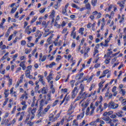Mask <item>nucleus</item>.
Listing matches in <instances>:
<instances>
[{"instance_id":"obj_5","label":"nucleus","mask_w":126,"mask_h":126,"mask_svg":"<svg viewBox=\"0 0 126 126\" xmlns=\"http://www.w3.org/2000/svg\"><path fill=\"white\" fill-rule=\"evenodd\" d=\"M119 107V104L115 103L112 101L108 103V108L112 109V110H116V109Z\"/></svg>"},{"instance_id":"obj_32","label":"nucleus","mask_w":126,"mask_h":126,"mask_svg":"<svg viewBox=\"0 0 126 126\" xmlns=\"http://www.w3.org/2000/svg\"><path fill=\"white\" fill-rule=\"evenodd\" d=\"M16 123V119L14 118L13 120L10 121V123H8V126H11V125H14Z\"/></svg>"},{"instance_id":"obj_44","label":"nucleus","mask_w":126,"mask_h":126,"mask_svg":"<svg viewBox=\"0 0 126 126\" xmlns=\"http://www.w3.org/2000/svg\"><path fill=\"white\" fill-rule=\"evenodd\" d=\"M37 17H34V18L32 19V20L31 22V24H33V23H34V22H35L37 20Z\"/></svg>"},{"instance_id":"obj_51","label":"nucleus","mask_w":126,"mask_h":126,"mask_svg":"<svg viewBox=\"0 0 126 126\" xmlns=\"http://www.w3.org/2000/svg\"><path fill=\"white\" fill-rule=\"evenodd\" d=\"M90 51V47H87L85 48L84 52L85 53H88V52Z\"/></svg>"},{"instance_id":"obj_24","label":"nucleus","mask_w":126,"mask_h":126,"mask_svg":"<svg viewBox=\"0 0 126 126\" xmlns=\"http://www.w3.org/2000/svg\"><path fill=\"white\" fill-rule=\"evenodd\" d=\"M53 74L50 73L49 75L47 77L46 79L48 81V82H50L52 79H53Z\"/></svg>"},{"instance_id":"obj_14","label":"nucleus","mask_w":126,"mask_h":126,"mask_svg":"<svg viewBox=\"0 0 126 126\" xmlns=\"http://www.w3.org/2000/svg\"><path fill=\"white\" fill-rule=\"evenodd\" d=\"M25 63H26V61H24L21 62L20 63V66H21V67H22L23 70H25V69H26V66H25Z\"/></svg>"},{"instance_id":"obj_50","label":"nucleus","mask_w":126,"mask_h":126,"mask_svg":"<svg viewBox=\"0 0 126 126\" xmlns=\"http://www.w3.org/2000/svg\"><path fill=\"white\" fill-rule=\"evenodd\" d=\"M124 21H125V15H122L121 19L119 21V23H122V22H124Z\"/></svg>"},{"instance_id":"obj_46","label":"nucleus","mask_w":126,"mask_h":126,"mask_svg":"<svg viewBox=\"0 0 126 126\" xmlns=\"http://www.w3.org/2000/svg\"><path fill=\"white\" fill-rule=\"evenodd\" d=\"M4 24H2V23H0V29L2 30H4V29H5V27L3 26Z\"/></svg>"},{"instance_id":"obj_16","label":"nucleus","mask_w":126,"mask_h":126,"mask_svg":"<svg viewBox=\"0 0 126 126\" xmlns=\"http://www.w3.org/2000/svg\"><path fill=\"white\" fill-rule=\"evenodd\" d=\"M75 108V107L73 106V105H70V107L68 109L69 114H70V115H71V114L73 113V110H74Z\"/></svg>"},{"instance_id":"obj_27","label":"nucleus","mask_w":126,"mask_h":126,"mask_svg":"<svg viewBox=\"0 0 126 126\" xmlns=\"http://www.w3.org/2000/svg\"><path fill=\"white\" fill-rule=\"evenodd\" d=\"M55 65H57V64L55 62H52L51 64H50L49 65H46V67H50V68H52V67H53V66H55Z\"/></svg>"},{"instance_id":"obj_37","label":"nucleus","mask_w":126,"mask_h":126,"mask_svg":"<svg viewBox=\"0 0 126 126\" xmlns=\"http://www.w3.org/2000/svg\"><path fill=\"white\" fill-rule=\"evenodd\" d=\"M92 4L93 6H96V4H97V0H92Z\"/></svg>"},{"instance_id":"obj_6","label":"nucleus","mask_w":126,"mask_h":126,"mask_svg":"<svg viewBox=\"0 0 126 126\" xmlns=\"http://www.w3.org/2000/svg\"><path fill=\"white\" fill-rule=\"evenodd\" d=\"M71 5L72 7L78 9V10H79V11H83L85 10V7L80 8L79 6H77V5L75 4V3H72Z\"/></svg>"},{"instance_id":"obj_49","label":"nucleus","mask_w":126,"mask_h":126,"mask_svg":"<svg viewBox=\"0 0 126 126\" xmlns=\"http://www.w3.org/2000/svg\"><path fill=\"white\" fill-rule=\"evenodd\" d=\"M54 47L53 45H51L49 47V54H50V53H51V52H52V51L53 50V47Z\"/></svg>"},{"instance_id":"obj_23","label":"nucleus","mask_w":126,"mask_h":126,"mask_svg":"<svg viewBox=\"0 0 126 126\" xmlns=\"http://www.w3.org/2000/svg\"><path fill=\"white\" fill-rule=\"evenodd\" d=\"M84 117V111L83 110L82 112L77 116V119L81 120V119H82Z\"/></svg>"},{"instance_id":"obj_40","label":"nucleus","mask_w":126,"mask_h":126,"mask_svg":"<svg viewBox=\"0 0 126 126\" xmlns=\"http://www.w3.org/2000/svg\"><path fill=\"white\" fill-rule=\"evenodd\" d=\"M61 60H62V56H61L60 55H58V56H57L56 61V62H57V63H59V62H60Z\"/></svg>"},{"instance_id":"obj_31","label":"nucleus","mask_w":126,"mask_h":126,"mask_svg":"<svg viewBox=\"0 0 126 126\" xmlns=\"http://www.w3.org/2000/svg\"><path fill=\"white\" fill-rule=\"evenodd\" d=\"M8 22H16V20H15V19L11 18L10 17H8Z\"/></svg>"},{"instance_id":"obj_53","label":"nucleus","mask_w":126,"mask_h":126,"mask_svg":"<svg viewBox=\"0 0 126 126\" xmlns=\"http://www.w3.org/2000/svg\"><path fill=\"white\" fill-rule=\"evenodd\" d=\"M46 11V8H44L43 9L40 8L39 10L40 13H44Z\"/></svg>"},{"instance_id":"obj_39","label":"nucleus","mask_w":126,"mask_h":126,"mask_svg":"<svg viewBox=\"0 0 126 126\" xmlns=\"http://www.w3.org/2000/svg\"><path fill=\"white\" fill-rule=\"evenodd\" d=\"M94 76H95V75H94V74L91 75L90 77V78L89 79H88L87 82H90L91 81H92V80L93 79V77H94Z\"/></svg>"},{"instance_id":"obj_29","label":"nucleus","mask_w":126,"mask_h":126,"mask_svg":"<svg viewBox=\"0 0 126 126\" xmlns=\"http://www.w3.org/2000/svg\"><path fill=\"white\" fill-rule=\"evenodd\" d=\"M75 30H73L71 33V36H72L73 39H75V37H76V32L75 31Z\"/></svg>"},{"instance_id":"obj_35","label":"nucleus","mask_w":126,"mask_h":126,"mask_svg":"<svg viewBox=\"0 0 126 126\" xmlns=\"http://www.w3.org/2000/svg\"><path fill=\"white\" fill-rule=\"evenodd\" d=\"M51 109V105H48L44 110V113H47Z\"/></svg>"},{"instance_id":"obj_2","label":"nucleus","mask_w":126,"mask_h":126,"mask_svg":"<svg viewBox=\"0 0 126 126\" xmlns=\"http://www.w3.org/2000/svg\"><path fill=\"white\" fill-rule=\"evenodd\" d=\"M36 111H37V108H36V107L33 108L31 107L29 108L28 109V113H29V114L27 116L25 122L27 123L29 120H34Z\"/></svg>"},{"instance_id":"obj_58","label":"nucleus","mask_w":126,"mask_h":126,"mask_svg":"<svg viewBox=\"0 0 126 126\" xmlns=\"http://www.w3.org/2000/svg\"><path fill=\"white\" fill-rule=\"evenodd\" d=\"M41 2L43 3V5H46L48 3V0H41Z\"/></svg>"},{"instance_id":"obj_28","label":"nucleus","mask_w":126,"mask_h":126,"mask_svg":"<svg viewBox=\"0 0 126 126\" xmlns=\"http://www.w3.org/2000/svg\"><path fill=\"white\" fill-rule=\"evenodd\" d=\"M105 83V80H102L98 84V88L102 89L103 88V84Z\"/></svg>"},{"instance_id":"obj_36","label":"nucleus","mask_w":126,"mask_h":126,"mask_svg":"<svg viewBox=\"0 0 126 126\" xmlns=\"http://www.w3.org/2000/svg\"><path fill=\"white\" fill-rule=\"evenodd\" d=\"M84 28H81L79 29V33H80L81 34V35H83L84 32Z\"/></svg>"},{"instance_id":"obj_59","label":"nucleus","mask_w":126,"mask_h":126,"mask_svg":"<svg viewBox=\"0 0 126 126\" xmlns=\"http://www.w3.org/2000/svg\"><path fill=\"white\" fill-rule=\"evenodd\" d=\"M49 45H50V44H49V43L48 44V43H45L44 44V49H45V50L46 51H47V50H48V48L49 47Z\"/></svg>"},{"instance_id":"obj_9","label":"nucleus","mask_w":126,"mask_h":126,"mask_svg":"<svg viewBox=\"0 0 126 126\" xmlns=\"http://www.w3.org/2000/svg\"><path fill=\"white\" fill-rule=\"evenodd\" d=\"M25 114V112H22L21 113L19 112L17 114L16 117H18V116H20L18 120L19 122H21V121L23 120V117H24Z\"/></svg>"},{"instance_id":"obj_22","label":"nucleus","mask_w":126,"mask_h":126,"mask_svg":"<svg viewBox=\"0 0 126 126\" xmlns=\"http://www.w3.org/2000/svg\"><path fill=\"white\" fill-rule=\"evenodd\" d=\"M103 110L104 109L103 108H102V105L100 104L99 105L98 108H97L96 112V113H98V112H99V113H102V112H103Z\"/></svg>"},{"instance_id":"obj_43","label":"nucleus","mask_w":126,"mask_h":126,"mask_svg":"<svg viewBox=\"0 0 126 126\" xmlns=\"http://www.w3.org/2000/svg\"><path fill=\"white\" fill-rule=\"evenodd\" d=\"M27 46L29 48H31V47H34V46H35V44L30 42L28 44Z\"/></svg>"},{"instance_id":"obj_7","label":"nucleus","mask_w":126,"mask_h":126,"mask_svg":"<svg viewBox=\"0 0 126 126\" xmlns=\"http://www.w3.org/2000/svg\"><path fill=\"white\" fill-rule=\"evenodd\" d=\"M78 92V90H77V87H76L72 92V99H74V98H75V96L77 95Z\"/></svg>"},{"instance_id":"obj_15","label":"nucleus","mask_w":126,"mask_h":126,"mask_svg":"<svg viewBox=\"0 0 126 126\" xmlns=\"http://www.w3.org/2000/svg\"><path fill=\"white\" fill-rule=\"evenodd\" d=\"M102 120L106 122V124H110L111 123H112V119H110L109 117H103L102 118Z\"/></svg>"},{"instance_id":"obj_55","label":"nucleus","mask_w":126,"mask_h":126,"mask_svg":"<svg viewBox=\"0 0 126 126\" xmlns=\"http://www.w3.org/2000/svg\"><path fill=\"white\" fill-rule=\"evenodd\" d=\"M61 92L62 93H63L64 94V93H67V89H62L61 90Z\"/></svg>"},{"instance_id":"obj_48","label":"nucleus","mask_w":126,"mask_h":126,"mask_svg":"<svg viewBox=\"0 0 126 126\" xmlns=\"http://www.w3.org/2000/svg\"><path fill=\"white\" fill-rule=\"evenodd\" d=\"M120 92H121L122 95L125 96L126 95V90L124 89L120 90Z\"/></svg>"},{"instance_id":"obj_26","label":"nucleus","mask_w":126,"mask_h":126,"mask_svg":"<svg viewBox=\"0 0 126 126\" xmlns=\"http://www.w3.org/2000/svg\"><path fill=\"white\" fill-rule=\"evenodd\" d=\"M39 101V99L36 101V102L35 103V101H32V104L31 105V107L33 108V107H35L36 108L38 107V102Z\"/></svg>"},{"instance_id":"obj_4","label":"nucleus","mask_w":126,"mask_h":126,"mask_svg":"<svg viewBox=\"0 0 126 126\" xmlns=\"http://www.w3.org/2000/svg\"><path fill=\"white\" fill-rule=\"evenodd\" d=\"M94 110L95 107L94 106V104H93V103H91L90 107H88L87 109L86 115L88 116L90 114V116H92V115H93Z\"/></svg>"},{"instance_id":"obj_33","label":"nucleus","mask_w":126,"mask_h":126,"mask_svg":"<svg viewBox=\"0 0 126 126\" xmlns=\"http://www.w3.org/2000/svg\"><path fill=\"white\" fill-rule=\"evenodd\" d=\"M80 88L81 90V92H80V95H81V93L84 91V88H85V86L84 85L81 84L80 86Z\"/></svg>"},{"instance_id":"obj_21","label":"nucleus","mask_w":126,"mask_h":126,"mask_svg":"<svg viewBox=\"0 0 126 126\" xmlns=\"http://www.w3.org/2000/svg\"><path fill=\"white\" fill-rule=\"evenodd\" d=\"M55 36V34H52L47 39V42L49 43V45H51L52 44V39H53V37Z\"/></svg>"},{"instance_id":"obj_62","label":"nucleus","mask_w":126,"mask_h":126,"mask_svg":"<svg viewBox=\"0 0 126 126\" xmlns=\"http://www.w3.org/2000/svg\"><path fill=\"white\" fill-rule=\"evenodd\" d=\"M60 78H61V74L58 75L55 78L56 81H58Z\"/></svg>"},{"instance_id":"obj_18","label":"nucleus","mask_w":126,"mask_h":126,"mask_svg":"<svg viewBox=\"0 0 126 126\" xmlns=\"http://www.w3.org/2000/svg\"><path fill=\"white\" fill-rule=\"evenodd\" d=\"M70 100V95H68L67 94H66L65 96V97L63 98V100L62 101L61 104H63L64 101H66V102H67Z\"/></svg>"},{"instance_id":"obj_45","label":"nucleus","mask_w":126,"mask_h":126,"mask_svg":"<svg viewBox=\"0 0 126 126\" xmlns=\"http://www.w3.org/2000/svg\"><path fill=\"white\" fill-rule=\"evenodd\" d=\"M25 53L26 54V55L30 54V53H31V49H26L25 50Z\"/></svg>"},{"instance_id":"obj_12","label":"nucleus","mask_w":126,"mask_h":126,"mask_svg":"<svg viewBox=\"0 0 126 126\" xmlns=\"http://www.w3.org/2000/svg\"><path fill=\"white\" fill-rule=\"evenodd\" d=\"M47 59V56L44 55L43 56V54L40 53L39 54V61H41V62H44L45 61H46Z\"/></svg>"},{"instance_id":"obj_64","label":"nucleus","mask_w":126,"mask_h":126,"mask_svg":"<svg viewBox=\"0 0 126 126\" xmlns=\"http://www.w3.org/2000/svg\"><path fill=\"white\" fill-rule=\"evenodd\" d=\"M33 125L34 122H29L28 123V125L29 126H33Z\"/></svg>"},{"instance_id":"obj_1","label":"nucleus","mask_w":126,"mask_h":126,"mask_svg":"<svg viewBox=\"0 0 126 126\" xmlns=\"http://www.w3.org/2000/svg\"><path fill=\"white\" fill-rule=\"evenodd\" d=\"M51 101H52V95H51V94H48L47 97L44 95V98L41 99V100L39 101V109L36 115L37 118H40L42 115H46V113L45 112L42 114L41 111L43 110V107H44L45 105H48Z\"/></svg>"},{"instance_id":"obj_19","label":"nucleus","mask_w":126,"mask_h":126,"mask_svg":"<svg viewBox=\"0 0 126 126\" xmlns=\"http://www.w3.org/2000/svg\"><path fill=\"white\" fill-rule=\"evenodd\" d=\"M113 114H114V111H109L108 112H105L104 113V114H103V116H107V117H109V116H111V115H113Z\"/></svg>"},{"instance_id":"obj_30","label":"nucleus","mask_w":126,"mask_h":126,"mask_svg":"<svg viewBox=\"0 0 126 126\" xmlns=\"http://www.w3.org/2000/svg\"><path fill=\"white\" fill-rule=\"evenodd\" d=\"M116 116H118L119 118L123 117V111H121L116 113Z\"/></svg>"},{"instance_id":"obj_54","label":"nucleus","mask_w":126,"mask_h":126,"mask_svg":"<svg viewBox=\"0 0 126 126\" xmlns=\"http://www.w3.org/2000/svg\"><path fill=\"white\" fill-rule=\"evenodd\" d=\"M102 16V14L101 12H98V13L97 14L96 16V19H99V18H101Z\"/></svg>"},{"instance_id":"obj_13","label":"nucleus","mask_w":126,"mask_h":126,"mask_svg":"<svg viewBox=\"0 0 126 126\" xmlns=\"http://www.w3.org/2000/svg\"><path fill=\"white\" fill-rule=\"evenodd\" d=\"M125 1H118L117 2V4H119V6L121 7V8L120 9V10L121 11L122 10H123V8L125 7Z\"/></svg>"},{"instance_id":"obj_56","label":"nucleus","mask_w":126,"mask_h":126,"mask_svg":"<svg viewBox=\"0 0 126 126\" xmlns=\"http://www.w3.org/2000/svg\"><path fill=\"white\" fill-rule=\"evenodd\" d=\"M36 52H37V47H35L33 50L32 52V56H34V55H35V53H36Z\"/></svg>"},{"instance_id":"obj_38","label":"nucleus","mask_w":126,"mask_h":126,"mask_svg":"<svg viewBox=\"0 0 126 126\" xmlns=\"http://www.w3.org/2000/svg\"><path fill=\"white\" fill-rule=\"evenodd\" d=\"M85 7L87 8V9H89L90 10V9H91V5L89 3H87V4H86Z\"/></svg>"},{"instance_id":"obj_11","label":"nucleus","mask_w":126,"mask_h":126,"mask_svg":"<svg viewBox=\"0 0 126 126\" xmlns=\"http://www.w3.org/2000/svg\"><path fill=\"white\" fill-rule=\"evenodd\" d=\"M38 77L39 79V81L41 83L42 85H45V81H44V76L41 75L40 74L38 75Z\"/></svg>"},{"instance_id":"obj_63","label":"nucleus","mask_w":126,"mask_h":126,"mask_svg":"<svg viewBox=\"0 0 126 126\" xmlns=\"http://www.w3.org/2000/svg\"><path fill=\"white\" fill-rule=\"evenodd\" d=\"M86 124V121L85 120H84L82 123H81L79 125V126H83L84 125Z\"/></svg>"},{"instance_id":"obj_47","label":"nucleus","mask_w":126,"mask_h":126,"mask_svg":"<svg viewBox=\"0 0 126 126\" xmlns=\"http://www.w3.org/2000/svg\"><path fill=\"white\" fill-rule=\"evenodd\" d=\"M16 10H17V8H15V7L12 8L11 10V13H12V14H13V13H14V12H15Z\"/></svg>"},{"instance_id":"obj_52","label":"nucleus","mask_w":126,"mask_h":126,"mask_svg":"<svg viewBox=\"0 0 126 126\" xmlns=\"http://www.w3.org/2000/svg\"><path fill=\"white\" fill-rule=\"evenodd\" d=\"M58 103H59V100L57 99L53 103V105H52L53 107H55V106H57V105H58Z\"/></svg>"},{"instance_id":"obj_10","label":"nucleus","mask_w":126,"mask_h":126,"mask_svg":"<svg viewBox=\"0 0 126 126\" xmlns=\"http://www.w3.org/2000/svg\"><path fill=\"white\" fill-rule=\"evenodd\" d=\"M110 72V70L106 69L103 71V73H102L101 75L99 77V79H101V78H103V77H105L106 76V74H108Z\"/></svg>"},{"instance_id":"obj_57","label":"nucleus","mask_w":126,"mask_h":126,"mask_svg":"<svg viewBox=\"0 0 126 126\" xmlns=\"http://www.w3.org/2000/svg\"><path fill=\"white\" fill-rule=\"evenodd\" d=\"M59 40L58 39H56L54 41V45L57 46H59Z\"/></svg>"},{"instance_id":"obj_61","label":"nucleus","mask_w":126,"mask_h":126,"mask_svg":"<svg viewBox=\"0 0 126 126\" xmlns=\"http://www.w3.org/2000/svg\"><path fill=\"white\" fill-rule=\"evenodd\" d=\"M26 56H23L20 57V61H26Z\"/></svg>"},{"instance_id":"obj_20","label":"nucleus","mask_w":126,"mask_h":126,"mask_svg":"<svg viewBox=\"0 0 126 126\" xmlns=\"http://www.w3.org/2000/svg\"><path fill=\"white\" fill-rule=\"evenodd\" d=\"M42 94H47L48 93V87H44L41 89Z\"/></svg>"},{"instance_id":"obj_42","label":"nucleus","mask_w":126,"mask_h":126,"mask_svg":"<svg viewBox=\"0 0 126 126\" xmlns=\"http://www.w3.org/2000/svg\"><path fill=\"white\" fill-rule=\"evenodd\" d=\"M8 92V91H7V90H5L4 94L5 95V98H7V97H8V95H9V94Z\"/></svg>"},{"instance_id":"obj_3","label":"nucleus","mask_w":126,"mask_h":126,"mask_svg":"<svg viewBox=\"0 0 126 126\" xmlns=\"http://www.w3.org/2000/svg\"><path fill=\"white\" fill-rule=\"evenodd\" d=\"M30 27L31 26H28L26 28L25 30V33L28 35H30L31 33H35V32H36V30L37 29L35 27H32V29Z\"/></svg>"},{"instance_id":"obj_60","label":"nucleus","mask_w":126,"mask_h":126,"mask_svg":"<svg viewBox=\"0 0 126 126\" xmlns=\"http://www.w3.org/2000/svg\"><path fill=\"white\" fill-rule=\"evenodd\" d=\"M21 45L22 46H25V45H26V41L22 40L21 42Z\"/></svg>"},{"instance_id":"obj_25","label":"nucleus","mask_w":126,"mask_h":126,"mask_svg":"<svg viewBox=\"0 0 126 126\" xmlns=\"http://www.w3.org/2000/svg\"><path fill=\"white\" fill-rule=\"evenodd\" d=\"M35 34V37H38V38H41V37H42V34H41V32H40V31L39 30H37Z\"/></svg>"},{"instance_id":"obj_8","label":"nucleus","mask_w":126,"mask_h":126,"mask_svg":"<svg viewBox=\"0 0 126 126\" xmlns=\"http://www.w3.org/2000/svg\"><path fill=\"white\" fill-rule=\"evenodd\" d=\"M61 115V113H59L58 114H57V115H56V116L54 118V115H51V117L50 118V121L51 122H55V121H57V120H58V118H60V116Z\"/></svg>"},{"instance_id":"obj_41","label":"nucleus","mask_w":126,"mask_h":126,"mask_svg":"<svg viewBox=\"0 0 126 126\" xmlns=\"http://www.w3.org/2000/svg\"><path fill=\"white\" fill-rule=\"evenodd\" d=\"M95 86L96 85L95 84H92L90 88L89 91H92L94 89V88H95Z\"/></svg>"},{"instance_id":"obj_34","label":"nucleus","mask_w":126,"mask_h":126,"mask_svg":"<svg viewBox=\"0 0 126 126\" xmlns=\"http://www.w3.org/2000/svg\"><path fill=\"white\" fill-rule=\"evenodd\" d=\"M110 40H111V39H107L105 40V41L104 42V44L103 45L104 47H108V43H109V42H110Z\"/></svg>"},{"instance_id":"obj_17","label":"nucleus","mask_w":126,"mask_h":126,"mask_svg":"<svg viewBox=\"0 0 126 126\" xmlns=\"http://www.w3.org/2000/svg\"><path fill=\"white\" fill-rule=\"evenodd\" d=\"M56 16V11L53 10L51 12L49 15V18H55Z\"/></svg>"}]
</instances>
